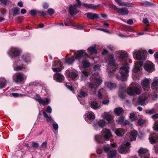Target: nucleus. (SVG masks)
<instances>
[{"mask_svg": "<svg viewBox=\"0 0 158 158\" xmlns=\"http://www.w3.org/2000/svg\"><path fill=\"white\" fill-rule=\"evenodd\" d=\"M31 60V56L29 54H23L21 60L14 61L13 65L14 70L16 71H19L25 69L26 66L30 62Z\"/></svg>", "mask_w": 158, "mask_h": 158, "instance_id": "nucleus-1", "label": "nucleus"}, {"mask_svg": "<svg viewBox=\"0 0 158 158\" xmlns=\"http://www.w3.org/2000/svg\"><path fill=\"white\" fill-rule=\"evenodd\" d=\"M107 59L108 63L107 70L109 73V76L111 77L114 75H116L115 72L118 70V65L115 62L113 55H109L108 56Z\"/></svg>", "mask_w": 158, "mask_h": 158, "instance_id": "nucleus-2", "label": "nucleus"}, {"mask_svg": "<svg viewBox=\"0 0 158 158\" xmlns=\"http://www.w3.org/2000/svg\"><path fill=\"white\" fill-rule=\"evenodd\" d=\"M145 51L143 50H135L133 53V56L135 59L140 60L139 62V65L141 66L143 65V60H146Z\"/></svg>", "mask_w": 158, "mask_h": 158, "instance_id": "nucleus-3", "label": "nucleus"}, {"mask_svg": "<svg viewBox=\"0 0 158 158\" xmlns=\"http://www.w3.org/2000/svg\"><path fill=\"white\" fill-rule=\"evenodd\" d=\"M129 68L127 63L123 65L119 70V72L121 75V80L123 81H125L129 76Z\"/></svg>", "mask_w": 158, "mask_h": 158, "instance_id": "nucleus-4", "label": "nucleus"}, {"mask_svg": "<svg viewBox=\"0 0 158 158\" xmlns=\"http://www.w3.org/2000/svg\"><path fill=\"white\" fill-rule=\"evenodd\" d=\"M21 50L16 47H12L7 52L8 54L11 59L18 58L21 54Z\"/></svg>", "mask_w": 158, "mask_h": 158, "instance_id": "nucleus-5", "label": "nucleus"}, {"mask_svg": "<svg viewBox=\"0 0 158 158\" xmlns=\"http://www.w3.org/2000/svg\"><path fill=\"white\" fill-rule=\"evenodd\" d=\"M27 77L23 73L20 72L15 73L13 76V80L16 83H20L26 80Z\"/></svg>", "mask_w": 158, "mask_h": 158, "instance_id": "nucleus-6", "label": "nucleus"}, {"mask_svg": "<svg viewBox=\"0 0 158 158\" xmlns=\"http://www.w3.org/2000/svg\"><path fill=\"white\" fill-rule=\"evenodd\" d=\"M90 82L89 83V87L94 91H96L98 86L102 82L101 79L98 78H94L93 80L90 79Z\"/></svg>", "mask_w": 158, "mask_h": 158, "instance_id": "nucleus-7", "label": "nucleus"}, {"mask_svg": "<svg viewBox=\"0 0 158 158\" xmlns=\"http://www.w3.org/2000/svg\"><path fill=\"white\" fill-rule=\"evenodd\" d=\"M141 89H140L137 86L133 87H129L127 88V94L131 96H134L136 94L139 95L141 93Z\"/></svg>", "mask_w": 158, "mask_h": 158, "instance_id": "nucleus-8", "label": "nucleus"}, {"mask_svg": "<svg viewBox=\"0 0 158 158\" xmlns=\"http://www.w3.org/2000/svg\"><path fill=\"white\" fill-rule=\"evenodd\" d=\"M116 54L118 61H123L125 60L128 56L127 52L122 50L116 51Z\"/></svg>", "mask_w": 158, "mask_h": 158, "instance_id": "nucleus-9", "label": "nucleus"}, {"mask_svg": "<svg viewBox=\"0 0 158 158\" xmlns=\"http://www.w3.org/2000/svg\"><path fill=\"white\" fill-rule=\"evenodd\" d=\"M101 134L103 136L105 141H108L112 137V132L110 129L105 128L103 129L101 132Z\"/></svg>", "mask_w": 158, "mask_h": 158, "instance_id": "nucleus-10", "label": "nucleus"}, {"mask_svg": "<svg viewBox=\"0 0 158 158\" xmlns=\"http://www.w3.org/2000/svg\"><path fill=\"white\" fill-rule=\"evenodd\" d=\"M35 99L36 101L39 102L40 105L43 106H44L45 104L48 105L51 102L50 98L47 97L43 99L38 94L37 95Z\"/></svg>", "mask_w": 158, "mask_h": 158, "instance_id": "nucleus-11", "label": "nucleus"}, {"mask_svg": "<svg viewBox=\"0 0 158 158\" xmlns=\"http://www.w3.org/2000/svg\"><path fill=\"white\" fill-rule=\"evenodd\" d=\"M76 56H74L76 57V59H77L79 62H81V59H84L85 57H88V56L85 51L83 50L78 51L76 53Z\"/></svg>", "mask_w": 158, "mask_h": 158, "instance_id": "nucleus-12", "label": "nucleus"}, {"mask_svg": "<svg viewBox=\"0 0 158 158\" xmlns=\"http://www.w3.org/2000/svg\"><path fill=\"white\" fill-rule=\"evenodd\" d=\"M139 156L141 158H150L148 150L143 148H140L138 152Z\"/></svg>", "mask_w": 158, "mask_h": 158, "instance_id": "nucleus-13", "label": "nucleus"}, {"mask_svg": "<svg viewBox=\"0 0 158 158\" xmlns=\"http://www.w3.org/2000/svg\"><path fill=\"white\" fill-rule=\"evenodd\" d=\"M61 62L60 60H56L53 62L52 70L55 72H60L62 70Z\"/></svg>", "mask_w": 158, "mask_h": 158, "instance_id": "nucleus-14", "label": "nucleus"}, {"mask_svg": "<svg viewBox=\"0 0 158 158\" xmlns=\"http://www.w3.org/2000/svg\"><path fill=\"white\" fill-rule=\"evenodd\" d=\"M106 124V121L103 119L99 120L98 121L94 122L93 123V126L94 129L98 130L99 128H103L105 126Z\"/></svg>", "mask_w": 158, "mask_h": 158, "instance_id": "nucleus-15", "label": "nucleus"}, {"mask_svg": "<svg viewBox=\"0 0 158 158\" xmlns=\"http://www.w3.org/2000/svg\"><path fill=\"white\" fill-rule=\"evenodd\" d=\"M112 7L114 9H116L117 12L120 15H127L129 13L128 9L126 7L117 8L114 5H112Z\"/></svg>", "mask_w": 158, "mask_h": 158, "instance_id": "nucleus-16", "label": "nucleus"}, {"mask_svg": "<svg viewBox=\"0 0 158 158\" xmlns=\"http://www.w3.org/2000/svg\"><path fill=\"white\" fill-rule=\"evenodd\" d=\"M78 7L77 6V5H70L68 11L69 14L72 16L76 15L78 13V11L77 10V8Z\"/></svg>", "mask_w": 158, "mask_h": 158, "instance_id": "nucleus-17", "label": "nucleus"}, {"mask_svg": "<svg viewBox=\"0 0 158 158\" xmlns=\"http://www.w3.org/2000/svg\"><path fill=\"white\" fill-rule=\"evenodd\" d=\"M141 85L143 90L146 91H148L150 89L149 81L148 79L146 78L142 80Z\"/></svg>", "mask_w": 158, "mask_h": 158, "instance_id": "nucleus-18", "label": "nucleus"}, {"mask_svg": "<svg viewBox=\"0 0 158 158\" xmlns=\"http://www.w3.org/2000/svg\"><path fill=\"white\" fill-rule=\"evenodd\" d=\"M154 65L150 61L147 62L144 66L145 70L146 71L149 72H151L153 71L154 70Z\"/></svg>", "mask_w": 158, "mask_h": 158, "instance_id": "nucleus-19", "label": "nucleus"}, {"mask_svg": "<svg viewBox=\"0 0 158 158\" xmlns=\"http://www.w3.org/2000/svg\"><path fill=\"white\" fill-rule=\"evenodd\" d=\"M53 78L55 80L58 82H62L64 79V77L61 73H56L53 76Z\"/></svg>", "mask_w": 158, "mask_h": 158, "instance_id": "nucleus-20", "label": "nucleus"}, {"mask_svg": "<svg viewBox=\"0 0 158 158\" xmlns=\"http://www.w3.org/2000/svg\"><path fill=\"white\" fill-rule=\"evenodd\" d=\"M118 150L119 152L122 154H126L130 151L129 148L126 147L125 144H121L118 148Z\"/></svg>", "mask_w": 158, "mask_h": 158, "instance_id": "nucleus-21", "label": "nucleus"}, {"mask_svg": "<svg viewBox=\"0 0 158 158\" xmlns=\"http://www.w3.org/2000/svg\"><path fill=\"white\" fill-rule=\"evenodd\" d=\"M41 113H43V116L46 118L47 123H51L54 122V120L52 119L51 117L48 116L45 111L43 110H40L39 114H41Z\"/></svg>", "mask_w": 158, "mask_h": 158, "instance_id": "nucleus-22", "label": "nucleus"}, {"mask_svg": "<svg viewBox=\"0 0 158 158\" xmlns=\"http://www.w3.org/2000/svg\"><path fill=\"white\" fill-rule=\"evenodd\" d=\"M149 139L151 143H154L158 141V135L155 133L151 134Z\"/></svg>", "mask_w": 158, "mask_h": 158, "instance_id": "nucleus-23", "label": "nucleus"}, {"mask_svg": "<svg viewBox=\"0 0 158 158\" xmlns=\"http://www.w3.org/2000/svg\"><path fill=\"white\" fill-rule=\"evenodd\" d=\"M115 2L120 6L132 7V4L127 2L122 1V0H114Z\"/></svg>", "mask_w": 158, "mask_h": 158, "instance_id": "nucleus-24", "label": "nucleus"}, {"mask_svg": "<svg viewBox=\"0 0 158 158\" xmlns=\"http://www.w3.org/2000/svg\"><path fill=\"white\" fill-rule=\"evenodd\" d=\"M147 98L146 97H139L138 100L139 105H145L148 103L146 102Z\"/></svg>", "mask_w": 158, "mask_h": 158, "instance_id": "nucleus-25", "label": "nucleus"}, {"mask_svg": "<svg viewBox=\"0 0 158 158\" xmlns=\"http://www.w3.org/2000/svg\"><path fill=\"white\" fill-rule=\"evenodd\" d=\"M152 88L155 90V91L157 92L158 91V78L155 79L153 80L152 83Z\"/></svg>", "mask_w": 158, "mask_h": 158, "instance_id": "nucleus-26", "label": "nucleus"}, {"mask_svg": "<svg viewBox=\"0 0 158 158\" xmlns=\"http://www.w3.org/2000/svg\"><path fill=\"white\" fill-rule=\"evenodd\" d=\"M114 131L116 135L118 136H122L125 133V130L121 128H117Z\"/></svg>", "mask_w": 158, "mask_h": 158, "instance_id": "nucleus-27", "label": "nucleus"}, {"mask_svg": "<svg viewBox=\"0 0 158 158\" xmlns=\"http://www.w3.org/2000/svg\"><path fill=\"white\" fill-rule=\"evenodd\" d=\"M7 81L4 77H0V89L5 88L7 85Z\"/></svg>", "mask_w": 158, "mask_h": 158, "instance_id": "nucleus-28", "label": "nucleus"}, {"mask_svg": "<svg viewBox=\"0 0 158 158\" xmlns=\"http://www.w3.org/2000/svg\"><path fill=\"white\" fill-rule=\"evenodd\" d=\"M86 15H87V17L89 19H96L98 18V15L97 14H94L91 12H89L86 13Z\"/></svg>", "mask_w": 158, "mask_h": 158, "instance_id": "nucleus-29", "label": "nucleus"}, {"mask_svg": "<svg viewBox=\"0 0 158 158\" xmlns=\"http://www.w3.org/2000/svg\"><path fill=\"white\" fill-rule=\"evenodd\" d=\"M82 5L86 8L94 10L96 9L99 6V5H95L93 4L88 3H83Z\"/></svg>", "mask_w": 158, "mask_h": 158, "instance_id": "nucleus-30", "label": "nucleus"}, {"mask_svg": "<svg viewBox=\"0 0 158 158\" xmlns=\"http://www.w3.org/2000/svg\"><path fill=\"white\" fill-rule=\"evenodd\" d=\"M44 85V83L41 82L40 81H35L30 82L29 83V86H39L41 87H43Z\"/></svg>", "mask_w": 158, "mask_h": 158, "instance_id": "nucleus-31", "label": "nucleus"}, {"mask_svg": "<svg viewBox=\"0 0 158 158\" xmlns=\"http://www.w3.org/2000/svg\"><path fill=\"white\" fill-rule=\"evenodd\" d=\"M87 119L86 120L87 123H91L92 121L95 118V115L94 113L92 112L87 115Z\"/></svg>", "mask_w": 158, "mask_h": 158, "instance_id": "nucleus-32", "label": "nucleus"}, {"mask_svg": "<svg viewBox=\"0 0 158 158\" xmlns=\"http://www.w3.org/2000/svg\"><path fill=\"white\" fill-rule=\"evenodd\" d=\"M95 139L96 141L99 143H102L105 141L101 135H96L95 136Z\"/></svg>", "mask_w": 158, "mask_h": 158, "instance_id": "nucleus-33", "label": "nucleus"}, {"mask_svg": "<svg viewBox=\"0 0 158 158\" xmlns=\"http://www.w3.org/2000/svg\"><path fill=\"white\" fill-rule=\"evenodd\" d=\"M125 89L123 88H120L118 93L119 97L122 99L124 98L125 97Z\"/></svg>", "mask_w": 158, "mask_h": 158, "instance_id": "nucleus-34", "label": "nucleus"}, {"mask_svg": "<svg viewBox=\"0 0 158 158\" xmlns=\"http://www.w3.org/2000/svg\"><path fill=\"white\" fill-rule=\"evenodd\" d=\"M117 155V152L115 150H110L107 154V158H112L114 157Z\"/></svg>", "mask_w": 158, "mask_h": 158, "instance_id": "nucleus-35", "label": "nucleus"}, {"mask_svg": "<svg viewBox=\"0 0 158 158\" xmlns=\"http://www.w3.org/2000/svg\"><path fill=\"white\" fill-rule=\"evenodd\" d=\"M96 45H92L88 49L87 51L90 52L91 54H96L97 53V51L96 49Z\"/></svg>", "mask_w": 158, "mask_h": 158, "instance_id": "nucleus-36", "label": "nucleus"}, {"mask_svg": "<svg viewBox=\"0 0 158 158\" xmlns=\"http://www.w3.org/2000/svg\"><path fill=\"white\" fill-rule=\"evenodd\" d=\"M76 58L74 56H72L70 58L66 59L65 60V63L68 64H72L76 60Z\"/></svg>", "mask_w": 158, "mask_h": 158, "instance_id": "nucleus-37", "label": "nucleus"}, {"mask_svg": "<svg viewBox=\"0 0 158 158\" xmlns=\"http://www.w3.org/2000/svg\"><path fill=\"white\" fill-rule=\"evenodd\" d=\"M105 85L110 89H114L116 87V84L115 83L110 82H106Z\"/></svg>", "mask_w": 158, "mask_h": 158, "instance_id": "nucleus-38", "label": "nucleus"}, {"mask_svg": "<svg viewBox=\"0 0 158 158\" xmlns=\"http://www.w3.org/2000/svg\"><path fill=\"white\" fill-rule=\"evenodd\" d=\"M137 135V132L136 131H133L131 132L130 138L131 141L136 139Z\"/></svg>", "mask_w": 158, "mask_h": 158, "instance_id": "nucleus-39", "label": "nucleus"}, {"mask_svg": "<svg viewBox=\"0 0 158 158\" xmlns=\"http://www.w3.org/2000/svg\"><path fill=\"white\" fill-rule=\"evenodd\" d=\"M12 10L13 11L12 15L13 16L18 15L20 13V8L18 7H15Z\"/></svg>", "mask_w": 158, "mask_h": 158, "instance_id": "nucleus-40", "label": "nucleus"}, {"mask_svg": "<svg viewBox=\"0 0 158 158\" xmlns=\"http://www.w3.org/2000/svg\"><path fill=\"white\" fill-rule=\"evenodd\" d=\"M91 107L94 110L98 109L99 108V106L98 103L96 101H93L90 104Z\"/></svg>", "mask_w": 158, "mask_h": 158, "instance_id": "nucleus-41", "label": "nucleus"}, {"mask_svg": "<svg viewBox=\"0 0 158 158\" xmlns=\"http://www.w3.org/2000/svg\"><path fill=\"white\" fill-rule=\"evenodd\" d=\"M87 94L86 93L84 92H80L79 94L78 95L77 98L78 100L80 101L81 104H82L81 102V98H84L85 96L87 95Z\"/></svg>", "mask_w": 158, "mask_h": 158, "instance_id": "nucleus-42", "label": "nucleus"}, {"mask_svg": "<svg viewBox=\"0 0 158 158\" xmlns=\"http://www.w3.org/2000/svg\"><path fill=\"white\" fill-rule=\"evenodd\" d=\"M82 63L83 67L85 68H87L90 65L89 62L84 59H82Z\"/></svg>", "mask_w": 158, "mask_h": 158, "instance_id": "nucleus-43", "label": "nucleus"}, {"mask_svg": "<svg viewBox=\"0 0 158 158\" xmlns=\"http://www.w3.org/2000/svg\"><path fill=\"white\" fill-rule=\"evenodd\" d=\"M114 111L117 115L122 114L123 113V110L122 108H115L114 110Z\"/></svg>", "mask_w": 158, "mask_h": 158, "instance_id": "nucleus-44", "label": "nucleus"}, {"mask_svg": "<svg viewBox=\"0 0 158 158\" xmlns=\"http://www.w3.org/2000/svg\"><path fill=\"white\" fill-rule=\"evenodd\" d=\"M111 148L108 145L104 146L102 148L104 152L106 153L107 154L111 150Z\"/></svg>", "mask_w": 158, "mask_h": 158, "instance_id": "nucleus-45", "label": "nucleus"}, {"mask_svg": "<svg viewBox=\"0 0 158 158\" xmlns=\"http://www.w3.org/2000/svg\"><path fill=\"white\" fill-rule=\"evenodd\" d=\"M78 74L77 73L74 72H73L71 74V78L73 80H75L77 78Z\"/></svg>", "mask_w": 158, "mask_h": 158, "instance_id": "nucleus-46", "label": "nucleus"}, {"mask_svg": "<svg viewBox=\"0 0 158 158\" xmlns=\"http://www.w3.org/2000/svg\"><path fill=\"white\" fill-rule=\"evenodd\" d=\"M123 29L126 31L132 32L134 31V30L132 27L126 25L123 26Z\"/></svg>", "mask_w": 158, "mask_h": 158, "instance_id": "nucleus-47", "label": "nucleus"}, {"mask_svg": "<svg viewBox=\"0 0 158 158\" xmlns=\"http://www.w3.org/2000/svg\"><path fill=\"white\" fill-rule=\"evenodd\" d=\"M142 3L145 6H151L154 5L153 3L147 1L143 2Z\"/></svg>", "mask_w": 158, "mask_h": 158, "instance_id": "nucleus-48", "label": "nucleus"}, {"mask_svg": "<svg viewBox=\"0 0 158 158\" xmlns=\"http://www.w3.org/2000/svg\"><path fill=\"white\" fill-rule=\"evenodd\" d=\"M125 119V117L124 116H122L118 117L117 120V122L119 124H122L123 121Z\"/></svg>", "mask_w": 158, "mask_h": 158, "instance_id": "nucleus-49", "label": "nucleus"}, {"mask_svg": "<svg viewBox=\"0 0 158 158\" xmlns=\"http://www.w3.org/2000/svg\"><path fill=\"white\" fill-rule=\"evenodd\" d=\"M105 118L108 121V123H109L110 121H111L112 119V116L110 114L106 113H105Z\"/></svg>", "mask_w": 158, "mask_h": 158, "instance_id": "nucleus-50", "label": "nucleus"}, {"mask_svg": "<svg viewBox=\"0 0 158 158\" xmlns=\"http://www.w3.org/2000/svg\"><path fill=\"white\" fill-rule=\"evenodd\" d=\"M129 118L132 122L135 121L137 119V117L134 114L132 113L130 114Z\"/></svg>", "mask_w": 158, "mask_h": 158, "instance_id": "nucleus-51", "label": "nucleus"}, {"mask_svg": "<svg viewBox=\"0 0 158 158\" xmlns=\"http://www.w3.org/2000/svg\"><path fill=\"white\" fill-rule=\"evenodd\" d=\"M37 12V15L39 16H44L46 15V12L43 11L38 10Z\"/></svg>", "mask_w": 158, "mask_h": 158, "instance_id": "nucleus-52", "label": "nucleus"}, {"mask_svg": "<svg viewBox=\"0 0 158 158\" xmlns=\"http://www.w3.org/2000/svg\"><path fill=\"white\" fill-rule=\"evenodd\" d=\"M37 10H31L30 11V13L32 16H35L37 15Z\"/></svg>", "mask_w": 158, "mask_h": 158, "instance_id": "nucleus-53", "label": "nucleus"}, {"mask_svg": "<svg viewBox=\"0 0 158 158\" xmlns=\"http://www.w3.org/2000/svg\"><path fill=\"white\" fill-rule=\"evenodd\" d=\"M11 95L14 97H21L22 96H25V94H22L17 93H12L11 94Z\"/></svg>", "mask_w": 158, "mask_h": 158, "instance_id": "nucleus-54", "label": "nucleus"}, {"mask_svg": "<svg viewBox=\"0 0 158 158\" xmlns=\"http://www.w3.org/2000/svg\"><path fill=\"white\" fill-rule=\"evenodd\" d=\"M53 123L52 124V126L53 129L57 131L58 130V125L54 121L53 122Z\"/></svg>", "mask_w": 158, "mask_h": 158, "instance_id": "nucleus-55", "label": "nucleus"}, {"mask_svg": "<svg viewBox=\"0 0 158 158\" xmlns=\"http://www.w3.org/2000/svg\"><path fill=\"white\" fill-rule=\"evenodd\" d=\"M39 146V144L36 142H33L32 143V147L34 148H37Z\"/></svg>", "mask_w": 158, "mask_h": 158, "instance_id": "nucleus-56", "label": "nucleus"}, {"mask_svg": "<svg viewBox=\"0 0 158 158\" xmlns=\"http://www.w3.org/2000/svg\"><path fill=\"white\" fill-rule=\"evenodd\" d=\"M46 111L48 113H51L52 111V109L51 107L48 106L47 107V108L46 110Z\"/></svg>", "mask_w": 158, "mask_h": 158, "instance_id": "nucleus-57", "label": "nucleus"}, {"mask_svg": "<svg viewBox=\"0 0 158 158\" xmlns=\"http://www.w3.org/2000/svg\"><path fill=\"white\" fill-rule=\"evenodd\" d=\"M1 4H3L4 6H6L7 4H8L9 2V1L8 0H3L1 1Z\"/></svg>", "mask_w": 158, "mask_h": 158, "instance_id": "nucleus-58", "label": "nucleus"}, {"mask_svg": "<svg viewBox=\"0 0 158 158\" xmlns=\"http://www.w3.org/2000/svg\"><path fill=\"white\" fill-rule=\"evenodd\" d=\"M154 128L155 130L158 131V120L155 121Z\"/></svg>", "mask_w": 158, "mask_h": 158, "instance_id": "nucleus-59", "label": "nucleus"}, {"mask_svg": "<svg viewBox=\"0 0 158 158\" xmlns=\"http://www.w3.org/2000/svg\"><path fill=\"white\" fill-rule=\"evenodd\" d=\"M145 123V121L142 119H140L138 121V124L139 126L142 125Z\"/></svg>", "mask_w": 158, "mask_h": 158, "instance_id": "nucleus-60", "label": "nucleus"}, {"mask_svg": "<svg viewBox=\"0 0 158 158\" xmlns=\"http://www.w3.org/2000/svg\"><path fill=\"white\" fill-rule=\"evenodd\" d=\"M140 70V68L137 66L135 67L133 69V71L134 73H137Z\"/></svg>", "mask_w": 158, "mask_h": 158, "instance_id": "nucleus-61", "label": "nucleus"}, {"mask_svg": "<svg viewBox=\"0 0 158 158\" xmlns=\"http://www.w3.org/2000/svg\"><path fill=\"white\" fill-rule=\"evenodd\" d=\"M48 12L50 15H52L54 13V10L52 8H49L48 10Z\"/></svg>", "mask_w": 158, "mask_h": 158, "instance_id": "nucleus-62", "label": "nucleus"}, {"mask_svg": "<svg viewBox=\"0 0 158 158\" xmlns=\"http://www.w3.org/2000/svg\"><path fill=\"white\" fill-rule=\"evenodd\" d=\"M47 142L46 141H45L42 143L40 146V148H45L47 147Z\"/></svg>", "mask_w": 158, "mask_h": 158, "instance_id": "nucleus-63", "label": "nucleus"}, {"mask_svg": "<svg viewBox=\"0 0 158 158\" xmlns=\"http://www.w3.org/2000/svg\"><path fill=\"white\" fill-rule=\"evenodd\" d=\"M154 111H155L154 109H152L151 110H147L146 111V113H148L149 114H152L153 113H154Z\"/></svg>", "mask_w": 158, "mask_h": 158, "instance_id": "nucleus-64", "label": "nucleus"}]
</instances>
